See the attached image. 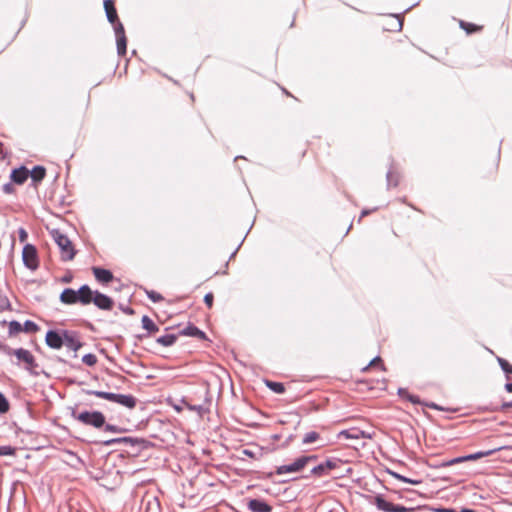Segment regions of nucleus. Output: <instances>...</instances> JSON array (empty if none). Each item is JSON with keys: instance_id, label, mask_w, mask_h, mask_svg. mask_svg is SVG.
I'll list each match as a JSON object with an SVG mask.
<instances>
[{"instance_id": "nucleus-1", "label": "nucleus", "mask_w": 512, "mask_h": 512, "mask_svg": "<svg viewBox=\"0 0 512 512\" xmlns=\"http://www.w3.org/2000/svg\"><path fill=\"white\" fill-rule=\"evenodd\" d=\"M104 8L108 21L113 24L117 42V52L120 56L126 54L127 39L122 23L118 20V15L114 2L112 0H104Z\"/></svg>"}, {"instance_id": "nucleus-2", "label": "nucleus", "mask_w": 512, "mask_h": 512, "mask_svg": "<svg viewBox=\"0 0 512 512\" xmlns=\"http://www.w3.org/2000/svg\"><path fill=\"white\" fill-rule=\"evenodd\" d=\"M71 416L84 425L92 426L94 428H102L105 424V416L100 411H83L78 413L73 410Z\"/></svg>"}, {"instance_id": "nucleus-3", "label": "nucleus", "mask_w": 512, "mask_h": 512, "mask_svg": "<svg viewBox=\"0 0 512 512\" xmlns=\"http://www.w3.org/2000/svg\"><path fill=\"white\" fill-rule=\"evenodd\" d=\"M52 238L61 251V258L64 261H70L75 256V249L70 239L63 234L60 230H53L51 232Z\"/></svg>"}, {"instance_id": "nucleus-4", "label": "nucleus", "mask_w": 512, "mask_h": 512, "mask_svg": "<svg viewBox=\"0 0 512 512\" xmlns=\"http://www.w3.org/2000/svg\"><path fill=\"white\" fill-rule=\"evenodd\" d=\"M317 456L316 455H309V456H301L297 459H295L294 462L286 465H281L277 467L276 474L277 475H283L286 473H297L302 471L307 464L310 462L316 461Z\"/></svg>"}, {"instance_id": "nucleus-5", "label": "nucleus", "mask_w": 512, "mask_h": 512, "mask_svg": "<svg viewBox=\"0 0 512 512\" xmlns=\"http://www.w3.org/2000/svg\"><path fill=\"white\" fill-rule=\"evenodd\" d=\"M371 504L375 505L378 510L383 512H414L416 510L414 507L393 504L387 501L382 494L375 495L371 500Z\"/></svg>"}, {"instance_id": "nucleus-6", "label": "nucleus", "mask_w": 512, "mask_h": 512, "mask_svg": "<svg viewBox=\"0 0 512 512\" xmlns=\"http://www.w3.org/2000/svg\"><path fill=\"white\" fill-rule=\"evenodd\" d=\"M7 353L15 355L18 361L23 362L25 364V369L27 371H29L32 374H36L34 372V369L38 367V364L36 363L35 357L29 350L24 348L12 350L9 348Z\"/></svg>"}, {"instance_id": "nucleus-7", "label": "nucleus", "mask_w": 512, "mask_h": 512, "mask_svg": "<svg viewBox=\"0 0 512 512\" xmlns=\"http://www.w3.org/2000/svg\"><path fill=\"white\" fill-rule=\"evenodd\" d=\"M22 259L24 265L30 270H36L38 268V256L36 248L31 244H26L23 247Z\"/></svg>"}, {"instance_id": "nucleus-8", "label": "nucleus", "mask_w": 512, "mask_h": 512, "mask_svg": "<svg viewBox=\"0 0 512 512\" xmlns=\"http://www.w3.org/2000/svg\"><path fill=\"white\" fill-rule=\"evenodd\" d=\"M64 330L59 332L56 330H49L46 333L45 341L47 346H49L52 349H60L62 346H64Z\"/></svg>"}, {"instance_id": "nucleus-9", "label": "nucleus", "mask_w": 512, "mask_h": 512, "mask_svg": "<svg viewBox=\"0 0 512 512\" xmlns=\"http://www.w3.org/2000/svg\"><path fill=\"white\" fill-rule=\"evenodd\" d=\"M64 345L72 350L77 351L82 347V343L77 338V334L73 331L64 330V337H63Z\"/></svg>"}, {"instance_id": "nucleus-10", "label": "nucleus", "mask_w": 512, "mask_h": 512, "mask_svg": "<svg viewBox=\"0 0 512 512\" xmlns=\"http://www.w3.org/2000/svg\"><path fill=\"white\" fill-rule=\"evenodd\" d=\"M337 467V461L335 460H326L323 463L318 464L311 470V474L321 477L328 474V472Z\"/></svg>"}, {"instance_id": "nucleus-11", "label": "nucleus", "mask_w": 512, "mask_h": 512, "mask_svg": "<svg viewBox=\"0 0 512 512\" xmlns=\"http://www.w3.org/2000/svg\"><path fill=\"white\" fill-rule=\"evenodd\" d=\"M93 303L102 310H111L113 308V300L105 294L95 291Z\"/></svg>"}, {"instance_id": "nucleus-12", "label": "nucleus", "mask_w": 512, "mask_h": 512, "mask_svg": "<svg viewBox=\"0 0 512 512\" xmlns=\"http://www.w3.org/2000/svg\"><path fill=\"white\" fill-rule=\"evenodd\" d=\"M248 509L251 512H271L272 506L261 499H251L248 502Z\"/></svg>"}, {"instance_id": "nucleus-13", "label": "nucleus", "mask_w": 512, "mask_h": 512, "mask_svg": "<svg viewBox=\"0 0 512 512\" xmlns=\"http://www.w3.org/2000/svg\"><path fill=\"white\" fill-rule=\"evenodd\" d=\"M78 301L83 305L90 304L93 302L95 291H92L88 285H83L78 289Z\"/></svg>"}, {"instance_id": "nucleus-14", "label": "nucleus", "mask_w": 512, "mask_h": 512, "mask_svg": "<svg viewBox=\"0 0 512 512\" xmlns=\"http://www.w3.org/2000/svg\"><path fill=\"white\" fill-rule=\"evenodd\" d=\"M10 177L14 183L21 185L28 179L29 170L25 166H21L19 168L13 169Z\"/></svg>"}, {"instance_id": "nucleus-15", "label": "nucleus", "mask_w": 512, "mask_h": 512, "mask_svg": "<svg viewBox=\"0 0 512 512\" xmlns=\"http://www.w3.org/2000/svg\"><path fill=\"white\" fill-rule=\"evenodd\" d=\"M92 271L96 280L103 284L109 283L114 278L112 272L104 268L93 267Z\"/></svg>"}, {"instance_id": "nucleus-16", "label": "nucleus", "mask_w": 512, "mask_h": 512, "mask_svg": "<svg viewBox=\"0 0 512 512\" xmlns=\"http://www.w3.org/2000/svg\"><path fill=\"white\" fill-rule=\"evenodd\" d=\"M78 290H74L72 288H66L62 291L60 295V301L64 304H75L78 303Z\"/></svg>"}, {"instance_id": "nucleus-17", "label": "nucleus", "mask_w": 512, "mask_h": 512, "mask_svg": "<svg viewBox=\"0 0 512 512\" xmlns=\"http://www.w3.org/2000/svg\"><path fill=\"white\" fill-rule=\"evenodd\" d=\"M29 176L32 179L34 186H37L46 176V169L43 166H35L29 171Z\"/></svg>"}, {"instance_id": "nucleus-18", "label": "nucleus", "mask_w": 512, "mask_h": 512, "mask_svg": "<svg viewBox=\"0 0 512 512\" xmlns=\"http://www.w3.org/2000/svg\"><path fill=\"white\" fill-rule=\"evenodd\" d=\"M115 403L133 409L136 406V399L132 395L117 394Z\"/></svg>"}, {"instance_id": "nucleus-19", "label": "nucleus", "mask_w": 512, "mask_h": 512, "mask_svg": "<svg viewBox=\"0 0 512 512\" xmlns=\"http://www.w3.org/2000/svg\"><path fill=\"white\" fill-rule=\"evenodd\" d=\"M182 335L196 337L198 339H206V334L196 326L189 325L181 332Z\"/></svg>"}, {"instance_id": "nucleus-20", "label": "nucleus", "mask_w": 512, "mask_h": 512, "mask_svg": "<svg viewBox=\"0 0 512 512\" xmlns=\"http://www.w3.org/2000/svg\"><path fill=\"white\" fill-rule=\"evenodd\" d=\"M86 394L94 395V396H96L98 398H102V399H105V400H108V401H111V402H115L116 401V396H117L116 393L104 392V391H98V390H87Z\"/></svg>"}, {"instance_id": "nucleus-21", "label": "nucleus", "mask_w": 512, "mask_h": 512, "mask_svg": "<svg viewBox=\"0 0 512 512\" xmlns=\"http://www.w3.org/2000/svg\"><path fill=\"white\" fill-rule=\"evenodd\" d=\"M497 450L498 449H492V450H488V451H479V452H476V453H473V454L462 456V459H465V461L478 460L480 458L492 455Z\"/></svg>"}, {"instance_id": "nucleus-22", "label": "nucleus", "mask_w": 512, "mask_h": 512, "mask_svg": "<svg viewBox=\"0 0 512 512\" xmlns=\"http://www.w3.org/2000/svg\"><path fill=\"white\" fill-rule=\"evenodd\" d=\"M142 327L150 333H155L159 330L158 326L147 315L142 317Z\"/></svg>"}, {"instance_id": "nucleus-23", "label": "nucleus", "mask_w": 512, "mask_h": 512, "mask_svg": "<svg viewBox=\"0 0 512 512\" xmlns=\"http://www.w3.org/2000/svg\"><path fill=\"white\" fill-rule=\"evenodd\" d=\"M177 340V336L175 334H166L157 338V343L162 346L169 347L172 346Z\"/></svg>"}, {"instance_id": "nucleus-24", "label": "nucleus", "mask_w": 512, "mask_h": 512, "mask_svg": "<svg viewBox=\"0 0 512 512\" xmlns=\"http://www.w3.org/2000/svg\"><path fill=\"white\" fill-rule=\"evenodd\" d=\"M265 385L273 392L277 394H283L285 392V386L283 383L274 382L271 380H265Z\"/></svg>"}, {"instance_id": "nucleus-25", "label": "nucleus", "mask_w": 512, "mask_h": 512, "mask_svg": "<svg viewBox=\"0 0 512 512\" xmlns=\"http://www.w3.org/2000/svg\"><path fill=\"white\" fill-rule=\"evenodd\" d=\"M497 361L501 367V369L505 372L506 377L508 380H511V374H512V365L505 359L498 357Z\"/></svg>"}, {"instance_id": "nucleus-26", "label": "nucleus", "mask_w": 512, "mask_h": 512, "mask_svg": "<svg viewBox=\"0 0 512 512\" xmlns=\"http://www.w3.org/2000/svg\"><path fill=\"white\" fill-rule=\"evenodd\" d=\"M355 432H357V428H351V429H347V430H342V431L339 432L338 437L339 438L344 437L346 439L359 440L358 433H355Z\"/></svg>"}, {"instance_id": "nucleus-27", "label": "nucleus", "mask_w": 512, "mask_h": 512, "mask_svg": "<svg viewBox=\"0 0 512 512\" xmlns=\"http://www.w3.org/2000/svg\"><path fill=\"white\" fill-rule=\"evenodd\" d=\"M38 330H39V326L31 320H26L24 322V324L22 325V331H24L26 333L33 334V333H36Z\"/></svg>"}, {"instance_id": "nucleus-28", "label": "nucleus", "mask_w": 512, "mask_h": 512, "mask_svg": "<svg viewBox=\"0 0 512 512\" xmlns=\"http://www.w3.org/2000/svg\"><path fill=\"white\" fill-rule=\"evenodd\" d=\"M133 439L130 437H120V438H113L109 440L103 441L104 446H112L114 444H120V443H132Z\"/></svg>"}, {"instance_id": "nucleus-29", "label": "nucleus", "mask_w": 512, "mask_h": 512, "mask_svg": "<svg viewBox=\"0 0 512 512\" xmlns=\"http://www.w3.org/2000/svg\"><path fill=\"white\" fill-rule=\"evenodd\" d=\"M387 185L388 187L390 186H397L398 183H399V175L394 172L392 169H390L388 172H387Z\"/></svg>"}, {"instance_id": "nucleus-30", "label": "nucleus", "mask_w": 512, "mask_h": 512, "mask_svg": "<svg viewBox=\"0 0 512 512\" xmlns=\"http://www.w3.org/2000/svg\"><path fill=\"white\" fill-rule=\"evenodd\" d=\"M319 438H320L319 433H317L315 431H310L304 435L302 443L303 444H311V443L316 442Z\"/></svg>"}, {"instance_id": "nucleus-31", "label": "nucleus", "mask_w": 512, "mask_h": 512, "mask_svg": "<svg viewBox=\"0 0 512 512\" xmlns=\"http://www.w3.org/2000/svg\"><path fill=\"white\" fill-rule=\"evenodd\" d=\"M460 27L464 29L468 34L481 30L480 26L465 21H460Z\"/></svg>"}, {"instance_id": "nucleus-32", "label": "nucleus", "mask_w": 512, "mask_h": 512, "mask_svg": "<svg viewBox=\"0 0 512 512\" xmlns=\"http://www.w3.org/2000/svg\"><path fill=\"white\" fill-rule=\"evenodd\" d=\"M392 475H393L396 479H398V480H400V481H403V482H405V483L412 484V485H419V484H421V482H422L421 480H418V479H410V478H407V477H405V476H403V475H400V474H398V473H392Z\"/></svg>"}, {"instance_id": "nucleus-33", "label": "nucleus", "mask_w": 512, "mask_h": 512, "mask_svg": "<svg viewBox=\"0 0 512 512\" xmlns=\"http://www.w3.org/2000/svg\"><path fill=\"white\" fill-rule=\"evenodd\" d=\"M10 405L7 398L0 392V413L4 414L9 411Z\"/></svg>"}, {"instance_id": "nucleus-34", "label": "nucleus", "mask_w": 512, "mask_h": 512, "mask_svg": "<svg viewBox=\"0 0 512 512\" xmlns=\"http://www.w3.org/2000/svg\"><path fill=\"white\" fill-rule=\"evenodd\" d=\"M16 453V448L12 446H0V456H14Z\"/></svg>"}, {"instance_id": "nucleus-35", "label": "nucleus", "mask_w": 512, "mask_h": 512, "mask_svg": "<svg viewBox=\"0 0 512 512\" xmlns=\"http://www.w3.org/2000/svg\"><path fill=\"white\" fill-rule=\"evenodd\" d=\"M82 362L87 366H94L97 363V357L94 354H86L82 357Z\"/></svg>"}, {"instance_id": "nucleus-36", "label": "nucleus", "mask_w": 512, "mask_h": 512, "mask_svg": "<svg viewBox=\"0 0 512 512\" xmlns=\"http://www.w3.org/2000/svg\"><path fill=\"white\" fill-rule=\"evenodd\" d=\"M21 331H22V325L20 322L13 320L9 323V333L10 334H17Z\"/></svg>"}, {"instance_id": "nucleus-37", "label": "nucleus", "mask_w": 512, "mask_h": 512, "mask_svg": "<svg viewBox=\"0 0 512 512\" xmlns=\"http://www.w3.org/2000/svg\"><path fill=\"white\" fill-rule=\"evenodd\" d=\"M146 294H147L148 298L154 303H157V302H160L163 300V296L156 291H153V290L146 291Z\"/></svg>"}, {"instance_id": "nucleus-38", "label": "nucleus", "mask_w": 512, "mask_h": 512, "mask_svg": "<svg viewBox=\"0 0 512 512\" xmlns=\"http://www.w3.org/2000/svg\"><path fill=\"white\" fill-rule=\"evenodd\" d=\"M104 430L112 433H122L124 430L116 425L104 424Z\"/></svg>"}, {"instance_id": "nucleus-39", "label": "nucleus", "mask_w": 512, "mask_h": 512, "mask_svg": "<svg viewBox=\"0 0 512 512\" xmlns=\"http://www.w3.org/2000/svg\"><path fill=\"white\" fill-rule=\"evenodd\" d=\"M461 462H465V459H462V456L461 457H457V458H453L449 461H446L442 464V466L444 467H447V466H452L454 464H457V463H461Z\"/></svg>"}, {"instance_id": "nucleus-40", "label": "nucleus", "mask_w": 512, "mask_h": 512, "mask_svg": "<svg viewBox=\"0 0 512 512\" xmlns=\"http://www.w3.org/2000/svg\"><path fill=\"white\" fill-rule=\"evenodd\" d=\"M358 433V438L361 439V438H365V439H372L373 437V434L372 433H369V432H366V431H363V430H360L357 428V432Z\"/></svg>"}, {"instance_id": "nucleus-41", "label": "nucleus", "mask_w": 512, "mask_h": 512, "mask_svg": "<svg viewBox=\"0 0 512 512\" xmlns=\"http://www.w3.org/2000/svg\"><path fill=\"white\" fill-rule=\"evenodd\" d=\"M213 299H214V296L212 293H207L205 296H204V302L205 304L211 308L212 305H213Z\"/></svg>"}, {"instance_id": "nucleus-42", "label": "nucleus", "mask_w": 512, "mask_h": 512, "mask_svg": "<svg viewBox=\"0 0 512 512\" xmlns=\"http://www.w3.org/2000/svg\"><path fill=\"white\" fill-rule=\"evenodd\" d=\"M20 242H25L28 238V234L24 228H20L18 231Z\"/></svg>"}, {"instance_id": "nucleus-43", "label": "nucleus", "mask_w": 512, "mask_h": 512, "mask_svg": "<svg viewBox=\"0 0 512 512\" xmlns=\"http://www.w3.org/2000/svg\"><path fill=\"white\" fill-rule=\"evenodd\" d=\"M2 190L6 194H11L14 192V187H13L12 183H6L3 185Z\"/></svg>"}, {"instance_id": "nucleus-44", "label": "nucleus", "mask_w": 512, "mask_h": 512, "mask_svg": "<svg viewBox=\"0 0 512 512\" xmlns=\"http://www.w3.org/2000/svg\"><path fill=\"white\" fill-rule=\"evenodd\" d=\"M435 512H457V511L452 508H437V509H435Z\"/></svg>"}, {"instance_id": "nucleus-45", "label": "nucleus", "mask_w": 512, "mask_h": 512, "mask_svg": "<svg viewBox=\"0 0 512 512\" xmlns=\"http://www.w3.org/2000/svg\"><path fill=\"white\" fill-rule=\"evenodd\" d=\"M509 408H512V401H510V402H504V403L502 404V406H501V409H502V410H507V409H509Z\"/></svg>"}, {"instance_id": "nucleus-46", "label": "nucleus", "mask_w": 512, "mask_h": 512, "mask_svg": "<svg viewBox=\"0 0 512 512\" xmlns=\"http://www.w3.org/2000/svg\"><path fill=\"white\" fill-rule=\"evenodd\" d=\"M408 399H409L410 402H412L414 404L419 403V398L417 396L409 395Z\"/></svg>"}, {"instance_id": "nucleus-47", "label": "nucleus", "mask_w": 512, "mask_h": 512, "mask_svg": "<svg viewBox=\"0 0 512 512\" xmlns=\"http://www.w3.org/2000/svg\"><path fill=\"white\" fill-rule=\"evenodd\" d=\"M378 362H381V358L380 357H375L374 359H372L369 363V366H373L375 364H377Z\"/></svg>"}, {"instance_id": "nucleus-48", "label": "nucleus", "mask_w": 512, "mask_h": 512, "mask_svg": "<svg viewBox=\"0 0 512 512\" xmlns=\"http://www.w3.org/2000/svg\"><path fill=\"white\" fill-rule=\"evenodd\" d=\"M375 209H373L374 211ZM372 212V210H368V209H364L362 212H361V216H360V219L364 216H367L368 214H370Z\"/></svg>"}, {"instance_id": "nucleus-49", "label": "nucleus", "mask_w": 512, "mask_h": 512, "mask_svg": "<svg viewBox=\"0 0 512 512\" xmlns=\"http://www.w3.org/2000/svg\"><path fill=\"white\" fill-rule=\"evenodd\" d=\"M396 19H397V24H396L397 29L401 30V28H402V20L399 18V16H396Z\"/></svg>"}, {"instance_id": "nucleus-50", "label": "nucleus", "mask_w": 512, "mask_h": 512, "mask_svg": "<svg viewBox=\"0 0 512 512\" xmlns=\"http://www.w3.org/2000/svg\"><path fill=\"white\" fill-rule=\"evenodd\" d=\"M427 406L435 410H441V408L435 403L427 404Z\"/></svg>"}, {"instance_id": "nucleus-51", "label": "nucleus", "mask_w": 512, "mask_h": 512, "mask_svg": "<svg viewBox=\"0 0 512 512\" xmlns=\"http://www.w3.org/2000/svg\"><path fill=\"white\" fill-rule=\"evenodd\" d=\"M505 389H506L508 392L512 393V382L507 383V384L505 385Z\"/></svg>"}, {"instance_id": "nucleus-52", "label": "nucleus", "mask_w": 512, "mask_h": 512, "mask_svg": "<svg viewBox=\"0 0 512 512\" xmlns=\"http://www.w3.org/2000/svg\"><path fill=\"white\" fill-rule=\"evenodd\" d=\"M243 453L249 457H253L254 456V453L250 450H244Z\"/></svg>"}, {"instance_id": "nucleus-53", "label": "nucleus", "mask_w": 512, "mask_h": 512, "mask_svg": "<svg viewBox=\"0 0 512 512\" xmlns=\"http://www.w3.org/2000/svg\"><path fill=\"white\" fill-rule=\"evenodd\" d=\"M71 276H65L62 278V281L65 282V283H69L71 281Z\"/></svg>"}, {"instance_id": "nucleus-54", "label": "nucleus", "mask_w": 512, "mask_h": 512, "mask_svg": "<svg viewBox=\"0 0 512 512\" xmlns=\"http://www.w3.org/2000/svg\"><path fill=\"white\" fill-rule=\"evenodd\" d=\"M398 393H399V395L403 396L404 394H406V390H405V389H403V388H400V389L398 390Z\"/></svg>"}, {"instance_id": "nucleus-55", "label": "nucleus", "mask_w": 512, "mask_h": 512, "mask_svg": "<svg viewBox=\"0 0 512 512\" xmlns=\"http://www.w3.org/2000/svg\"><path fill=\"white\" fill-rule=\"evenodd\" d=\"M460 512H476V511H475V510H473V509L464 508V509H462Z\"/></svg>"}]
</instances>
